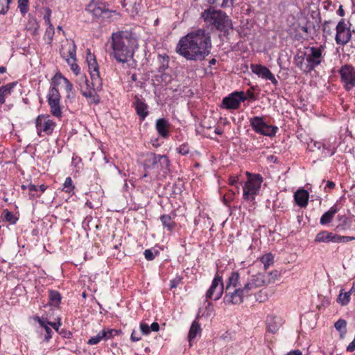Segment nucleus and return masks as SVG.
<instances>
[{"mask_svg":"<svg viewBox=\"0 0 355 355\" xmlns=\"http://www.w3.org/2000/svg\"><path fill=\"white\" fill-rule=\"evenodd\" d=\"M240 282L239 274L237 272H233L229 276L226 283L225 291L232 290L234 288H242Z\"/></svg>","mask_w":355,"mask_h":355,"instance_id":"24","label":"nucleus"},{"mask_svg":"<svg viewBox=\"0 0 355 355\" xmlns=\"http://www.w3.org/2000/svg\"><path fill=\"white\" fill-rule=\"evenodd\" d=\"M139 327H140V330H141V333L144 335H148L150 334V326H148L147 324L141 322L140 324Z\"/></svg>","mask_w":355,"mask_h":355,"instance_id":"45","label":"nucleus"},{"mask_svg":"<svg viewBox=\"0 0 355 355\" xmlns=\"http://www.w3.org/2000/svg\"><path fill=\"white\" fill-rule=\"evenodd\" d=\"M250 125L252 130L258 134L267 136L274 137L277 132V127L267 124L263 117L254 116L250 119Z\"/></svg>","mask_w":355,"mask_h":355,"instance_id":"9","label":"nucleus"},{"mask_svg":"<svg viewBox=\"0 0 355 355\" xmlns=\"http://www.w3.org/2000/svg\"><path fill=\"white\" fill-rule=\"evenodd\" d=\"M15 84L14 83H9L5 85H3L2 87H0V93L2 94V96L6 98L8 95L10 94L12 89H13Z\"/></svg>","mask_w":355,"mask_h":355,"instance_id":"37","label":"nucleus"},{"mask_svg":"<svg viewBox=\"0 0 355 355\" xmlns=\"http://www.w3.org/2000/svg\"><path fill=\"white\" fill-rule=\"evenodd\" d=\"M44 20L47 28L44 35V40L47 44H51L55 33L54 27L51 22V10L49 8H44Z\"/></svg>","mask_w":355,"mask_h":355,"instance_id":"18","label":"nucleus"},{"mask_svg":"<svg viewBox=\"0 0 355 355\" xmlns=\"http://www.w3.org/2000/svg\"><path fill=\"white\" fill-rule=\"evenodd\" d=\"M284 323V320L281 317L276 315H268L266 319V327L268 331L275 334Z\"/></svg>","mask_w":355,"mask_h":355,"instance_id":"19","label":"nucleus"},{"mask_svg":"<svg viewBox=\"0 0 355 355\" xmlns=\"http://www.w3.org/2000/svg\"><path fill=\"white\" fill-rule=\"evenodd\" d=\"M4 220L9 222L10 224H15L17 221V218L13 214L8 210L4 211Z\"/></svg>","mask_w":355,"mask_h":355,"instance_id":"41","label":"nucleus"},{"mask_svg":"<svg viewBox=\"0 0 355 355\" xmlns=\"http://www.w3.org/2000/svg\"><path fill=\"white\" fill-rule=\"evenodd\" d=\"M224 291V284L222 277L218 274L212 281L210 288L206 293L205 297L207 300H218L223 295Z\"/></svg>","mask_w":355,"mask_h":355,"instance_id":"13","label":"nucleus"},{"mask_svg":"<svg viewBox=\"0 0 355 355\" xmlns=\"http://www.w3.org/2000/svg\"><path fill=\"white\" fill-rule=\"evenodd\" d=\"M144 254L145 258L148 261H151L155 258L154 254L153 253L151 250H149V249L146 250L144 252Z\"/></svg>","mask_w":355,"mask_h":355,"instance_id":"48","label":"nucleus"},{"mask_svg":"<svg viewBox=\"0 0 355 355\" xmlns=\"http://www.w3.org/2000/svg\"><path fill=\"white\" fill-rule=\"evenodd\" d=\"M256 300L260 302H264L266 299V296H262V291H260L255 295Z\"/></svg>","mask_w":355,"mask_h":355,"instance_id":"51","label":"nucleus"},{"mask_svg":"<svg viewBox=\"0 0 355 355\" xmlns=\"http://www.w3.org/2000/svg\"><path fill=\"white\" fill-rule=\"evenodd\" d=\"M250 68L252 71L259 77L270 80L275 86L278 85V80L266 67L261 64H251Z\"/></svg>","mask_w":355,"mask_h":355,"instance_id":"17","label":"nucleus"},{"mask_svg":"<svg viewBox=\"0 0 355 355\" xmlns=\"http://www.w3.org/2000/svg\"><path fill=\"white\" fill-rule=\"evenodd\" d=\"M327 187L329 189H334L335 187V184L331 181H328L327 183Z\"/></svg>","mask_w":355,"mask_h":355,"instance_id":"60","label":"nucleus"},{"mask_svg":"<svg viewBox=\"0 0 355 355\" xmlns=\"http://www.w3.org/2000/svg\"><path fill=\"white\" fill-rule=\"evenodd\" d=\"M313 145L318 149H320L322 147L324 148V144L319 141H314Z\"/></svg>","mask_w":355,"mask_h":355,"instance_id":"58","label":"nucleus"},{"mask_svg":"<svg viewBox=\"0 0 355 355\" xmlns=\"http://www.w3.org/2000/svg\"><path fill=\"white\" fill-rule=\"evenodd\" d=\"M279 275V274L277 270H274V271L270 272L269 279H266L267 280L266 284L273 282L275 279H277Z\"/></svg>","mask_w":355,"mask_h":355,"instance_id":"46","label":"nucleus"},{"mask_svg":"<svg viewBox=\"0 0 355 355\" xmlns=\"http://www.w3.org/2000/svg\"><path fill=\"white\" fill-rule=\"evenodd\" d=\"M235 0H223L221 7L222 8H230L234 4Z\"/></svg>","mask_w":355,"mask_h":355,"instance_id":"50","label":"nucleus"},{"mask_svg":"<svg viewBox=\"0 0 355 355\" xmlns=\"http://www.w3.org/2000/svg\"><path fill=\"white\" fill-rule=\"evenodd\" d=\"M18 8L22 15H25L28 11V0H18Z\"/></svg>","mask_w":355,"mask_h":355,"instance_id":"38","label":"nucleus"},{"mask_svg":"<svg viewBox=\"0 0 355 355\" xmlns=\"http://www.w3.org/2000/svg\"><path fill=\"white\" fill-rule=\"evenodd\" d=\"M261 262L263 264L264 270H267L274 262V257L271 253L264 254L261 258Z\"/></svg>","mask_w":355,"mask_h":355,"instance_id":"33","label":"nucleus"},{"mask_svg":"<svg viewBox=\"0 0 355 355\" xmlns=\"http://www.w3.org/2000/svg\"><path fill=\"white\" fill-rule=\"evenodd\" d=\"M60 55L70 66L71 70L78 77L80 73V68L76 64V46L73 40H66L62 44Z\"/></svg>","mask_w":355,"mask_h":355,"instance_id":"6","label":"nucleus"},{"mask_svg":"<svg viewBox=\"0 0 355 355\" xmlns=\"http://www.w3.org/2000/svg\"><path fill=\"white\" fill-rule=\"evenodd\" d=\"M52 84L55 87L57 85H62L67 92V98L69 97L70 93L73 90V85L67 78L62 76L60 73H57L52 79Z\"/></svg>","mask_w":355,"mask_h":355,"instance_id":"20","label":"nucleus"},{"mask_svg":"<svg viewBox=\"0 0 355 355\" xmlns=\"http://www.w3.org/2000/svg\"><path fill=\"white\" fill-rule=\"evenodd\" d=\"M337 234L328 231H322L318 233L315 238V242L317 243H336Z\"/></svg>","mask_w":355,"mask_h":355,"instance_id":"23","label":"nucleus"},{"mask_svg":"<svg viewBox=\"0 0 355 355\" xmlns=\"http://www.w3.org/2000/svg\"><path fill=\"white\" fill-rule=\"evenodd\" d=\"M48 103L60 101V94L55 85L50 88L47 96Z\"/></svg>","mask_w":355,"mask_h":355,"instance_id":"29","label":"nucleus"},{"mask_svg":"<svg viewBox=\"0 0 355 355\" xmlns=\"http://www.w3.org/2000/svg\"><path fill=\"white\" fill-rule=\"evenodd\" d=\"M35 123L37 134L40 137L51 135L55 127V123L48 115L38 116Z\"/></svg>","mask_w":355,"mask_h":355,"instance_id":"10","label":"nucleus"},{"mask_svg":"<svg viewBox=\"0 0 355 355\" xmlns=\"http://www.w3.org/2000/svg\"><path fill=\"white\" fill-rule=\"evenodd\" d=\"M211 40L209 33L198 29L189 33L179 40L175 51L187 60H203L210 53Z\"/></svg>","mask_w":355,"mask_h":355,"instance_id":"1","label":"nucleus"},{"mask_svg":"<svg viewBox=\"0 0 355 355\" xmlns=\"http://www.w3.org/2000/svg\"><path fill=\"white\" fill-rule=\"evenodd\" d=\"M45 332H46V335H45V340L46 341H49L51 337H52V330L49 327V326H45Z\"/></svg>","mask_w":355,"mask_h":355,"instance_id":"49","label":"nucleus"},{"mask_svg":"<svg viewBox=\"0 0 355 355\" xmlns=\"http://www.w3.org/2000/svg\"><path fill=\"white\" fill-rule=\"evenodd\" d=\"M2 6L3 7H2V8L0 10V13L2 14V15H5L8 12V10L9 9V5L6 4V6H5V7H4V6Z\"/></svg>","mask_w":355,"mask_h":355,"instance_id":"59","label":"nucleus"},{"mask_svg":"<svg viewBox=\"0 0 355 355\" xmlns=\"http://www.w3.org/2000/svg\"><path fill=\"white\" fill-rule=\"evenodd\" d=\"M169 123L165 119H159L156 121V130L159 135L164 138L168 136Z\"/></svg>","mask_w":355,"mask_h":355,"instance_id":"25","label":"nucleus"},{"mask_svg":"<svg viewBox=\"0 0 355 355\" xmlns=\"http://www.w3.org/2000/svg\"><path fill=\"white\" fill-rule=\"evenodd\" d=\"M338 209L336 206H332L329 210L326 211L320 218V224L321 225H327L329 223L334 215L338 212Z\"/></svg>","mask_w":355,"mask_h":355,"instance_id":"27","label":"nucleus"},{"mask_svg":"<svg viewBox=\"0 0 355 355\" xmlns=\"http://www.w3.org/2000/svg\"><path fill=\"white\" fill-rule=\"evenodd\" d=\"M37 188H38V191H40V193L44 192V191L46 189V187L44 184L40 185Z\"/></svg>","mask_w":355,"mask_h":355,"instance_id":"61","label":"nucleus"},{"mask_svg":"<svg viewBox=\"0 0 355 355\" xmlns=\"http://www.w3.org/2000/svg\"><path fill=\"white\" fill-rule=\"evenodd\" d=\"M49 300L51 305L57 306L61 300L60 294L56 291H49Z\"/></svg>","mask_w":355,"mask_h":355,"instance_id":"34","label":"nucleus"},{"mask_svg":"<svg viewBox=\"0 0 355 355\" xmlns=\"http://www.w3.org/2000/svg\"><path fill=\"white\" fill-rule=\"evenodd\" d=\"M350 292H343V290L340 291V293L338 297V302L340 303L342 306H345L349 304L350 301Z\"/></svg>","mask_w":355,"mask_h":355,"instance_id":"32","label":"nucleus"},{"mask_svg":"<svg viewBox=\"0 0 355 355\" xmlns=\"http://www.w3.org/2000/svg\"><path fill=\"white\" fill-rule=\"evenodd\" d=\"M267 280L263 273L252 275L243 284L244 290L248 295L252 294L256 289L266 285Z\"/></svg>","mask_w":355,"mask_h":355,"instance_id":"12","label":"nucleus"},{"mask_svg":"<svg viewBox=\"0 0 355 355\" xmlns=\"http://www.w3.org/2000/svg\"><path fill=\"white\" fill-rule=\"evenodd\" d=\"M28 189L29 191V196L31 198H35L40 197V194L38 193H33V191H38V188L37 186L33 184H28Z\"/></svg>","mask_w":355,"mask_h":355,"instance_id":"43","label":"nucleus"},{"mask_svg":"<svg viewBox=\"0 0 355 355\" xmlns=\"http://www.w3.org/2000/svg\"><path fill=\"white\" fill-rule=\"evenodd\" d=\"M86 11L94 17H99L105 12V6L98 2L92 1L87 6Z\"/></svg>","mask_w":355,"mask_h":355,"instance_id":"21","label":"nucleus"},{"mask_svg":"<svg viewBox=\"0 0 355 355\" xmlns=\"http://www.w3.org/2000/svg\"><path fill=\"white\" fill-rule=\"evenodd\" d=\"M73 188L71 178L70 177L67 178L64 183L63 190L67 193H70L73 190Z\"/></svg>","mask_w":355,"mask_h":355,"instance_id":"39","label":"nucleus"},{"mask_svg":"<svg viewBox=\"0 0 355 355\" xmlns=\"http://www.w3.org/2000/svg\"><path fill=\"white\" fill-rule=\"evenodd\" d=\"M55 331H58L59 327L61 325L60 319L57 322H48Z\"/></svg>","mask_w":355,"mask_h":355,"instance_id":"52","label":"nucleus"},{"mask_svg":"<svg viewBox=\"0 0 355 355\" xmlns=\"http://www.w3.org/2000/svg\"><path fill=\"white\" fill-rule=\"evenodd\" d=\"M248 177L243 187V198L245 200H253L258 194L263 178L259 174L252 175L246 172Z\"/></svg>","mask_w":355,"mask_h":355,"instance_id":"8","label":"nucleus"},{"mask_svg":"<svg viewBox=\"0 0 355 355\" xmlns=\"http://www.w3.org/2000/svg\"><path fill=\"white\" fill-rule=\"evenodd\" d=\"M150 331L157 332L159 329V325L157 322H153L150 326Z\"/></svg>","mask_w":355,"mask_h":355,"instance_id":"54","label":"nucleus"},{"mask_svg":"<svg viewBox=\"0 0 355 355\" xmlns=\"http://www.w3.org/2000/svg\"><path fill=\"white\" fill-rule=\"evenodd\" d=\"M182 282V277L178 276L170 282L171 289L176 288Z\"/></svg>","mask_w":355,"mask_h":355,"instance_id":"47","label":"nucleus"},{"mask_svg":"<svg viewBox=\"0 0 355 355\" xmlns=\"http://www.w3.org/2000/svg\"><path fill=\"white\" fill-rule=\"evenodd\" d=\"M324 49L322 46L306 48V51H300L295 55L293 61L295 65L304 73H311L324 60L322 54Z\"/></svg>","mask_w":355,"mask_h":355,"instance_id":"4","label":"nucleus"},{"mask_svg":"<svg viewBox=\"0 0 355 355\" xmlns=\"http://www.w3.org/2000/svg\"><path fill=\"white\" fill-rule=\"evenodd\" d=\"M162 225L167 228L168 230H172L175 227V222L172 220L171 216L163 215L160 218Z\"/></svg>","mask_w":355,"mask_h":355,"instance_id":"31","label":"nucleus"},{"mask_svg":"<svg viewBox=\"0 0 355 355\" xmlns=\"http://www.w3.org/2000/svg\"><path fill=\"white\" fill-rule=\"evenodd\" d=\"M351 241H355L354 236H340L337 234L336 243H347Z\"/></svg>","mask_w":355,"mask_h":355,"instance_id":"44","label":"nucleus"},{"mask_svg":"<svg viewBox=\"0 0 355 355\" xmlns=\"http://www.w3.org/2000/svg\"><path fill=\"white\" fill-rule=\"evenodd\" d=\"M11 0H0V4L4 6L5 4L9 5Z\"/></svg>","mask_w":355,"mask_h":355,"instance_id":"62","label":"nucleus"},{"mask_svg":"<svg viewBox=\"0 0 355 355\" xmlns=\"http://www.w3.org/2000/svg\"><path fill=\"white\" fill-rule=\"evenodd\" d=\"M130 338L131 340L133 341V342H137V341H139L141 340V337H139V336H137V333L135 331H133L131 334V336H130Z\"/></svg>","mask_w":355,"mask_h":355,"instance_id":"53","label":"nucleus"},{"mask_svg":"<svg viewBox=\"0 0 355 355\" xmlns=\"http://www.w3.org/2000/svg\"><path fill=\"white\" fill-rule=\"evenodd\" d=\"M101 331V334L105 340H109L113 338L118 334V331L114 329H103Z\"/></svg>","mask_w":355,"mask_h":355,"instance_id":"35","label":"nucleus"},{"mask_svg":"<svg viewBox=\"0 0 355 355\" xmlns=\"http://www.w3.org/2000/svg\"><path fill=\"white\" fill-rule=\"evenodd\" d=\"M88 71L91 78V83L85 74H80L76 82L79 86L80 91L83 96L89 99L92 103L99 102L97 92L102 88V79L100 76L99 67L94 55L89 53L87 55Z\"/></svg>","mask_w":355,"mask_h":355,"instance_id":"2","label":"nucleus"},{"mask_svg":"<svg viewBox=\"0 0 355 355\" xmlns=\"http://www.w3.org/2000/svg\"><path fill=\"white\" fill-rule=\"evenodd\" d=\"M201 17L206 26L211 30L216 28L219 31H225L230 26V20L227 15L221 10H216L213 8L205 10Z\"/></svg>","mask_w":355,"mask_h":355,"instance_id":"5","label":"nucleus"},{"mask_svg":"<svg viewBox=\"0 0 355 355\" xmlns=\"http://www.w3.org/2000/svg\"><path fill=\"white\" fill-rule=\"evenodd\" d=\"M137 114L144 120L148 114L147 105L141 99L137 98L134 103Z\"/></svg>","mask_w":355,"mask_h":355,"instance_id":"26","label":"nucleus"},{"mask_svg":"<svg viewBox=\"0 0 355 355\" xmlns=\"http://www.w3.org/2000/svg\"><path fill=\"white\" fill-rule=\"evenodd\" d=\"M296 204L300 207H306L309 198V192L303 189H298L294 195Z\"/></svg>","mask_w":355,"mask_h":355,"instance_id":"22","label":"nucleus"},{"mask_svg":"<svg viewBox=\"0 0 355 355\" xmlns=\"http://www.w3.org/2000/svg\"><path fill=\"white\" fill-rule=\"evenodd\" d=\"M111 48L112 55L117 62L125 63L133 57L138 48V41L132 32L118 31L112 35Z\"/></svg>","mask_w":355,"mask_h":355,"instance_id":"3","label":"nucleus"},{"mask_svg":"<svg viewBox=\"0 0 355 355\" xmlns=\"http://www.w3.org/2000/svg\"><path fill=\"white\" fill-rule=\"evenodd\" d=\"M246 100V97L243 92H236L223 98L222 107L228 110L238 109L241 103Z\"/></svg>","mask_w":355,"mask_h":355,"instance_id":"16","label":"nucleus"},{"mask_svg":"<svg viewBox=\"0 0 355 355\" xmlns=\"http://www.w3.org/2000/svg\"><path fill=\"white\" fill-rule=\"evenodd\" d=\"M352 37L349 27L344 19H341L336 26V42L339 45H345Z\"/></svg>","mask_w":355,"mask_h":355,"instance_id":"15","label":"nucleus"},{"mask_svg":"<svg viewBox=\"0 0 355 355\" xmlns=\"http://www.w3.org/2000/svg\"><path fill=\"white\" fill-rule=\"evenodd\" d=\"M37 320L38 323L40 324V325L41 327H42L44 329H45V326L49 325L48 324L49 322H46V321L43 320L42 319L40 318L39 317L37 318Z\"/></svg>","mask_w":355,"mask_h":355,"instance_id":"56","label":"nucleus"},{"mask_svg":"<svg viewBox=\"0 0 355 355\" xmlns=\"http://www.w3.org/2000/svg\"><path fill=\"white\" fill-rule=\"evenodd\" d=\"M102 340H104V339L101 334V331H100L96 336L91 337L88 340L87 344L89 345H96L98 343H100Z\"/></svg>","mask_w":355,"mask_h":355,"instance_id":"40","label":"nucleus"},{"mask_svg":"<svg viewBox=\"0 0 355 355\" xmlns=\"http://www.w3.org/2000/svg\"><path fill=\"white\" fill-rule=\"evenodd\" d=\"M50 107V111L53 116L60 118L62 116V108L60 106V101L48 103Z\"/></svg>","mask_w":355,"mask_h":355,"instance_id":"28","label":"nucleus"},{"mask_svg":"<svg viewBox=\"0 0 355 355\" xmlns=\"http://www.w3.org/2000/svg\"><path fill=\"white\" fill-rule=\"evenodd\" d=\"M177 152L182 155H187L190 152V148L187 144H183L176 148Z\"/></svg>","mask_w":355,"mask_h":355,"instance_id":"42","label":"nucleus"},{"mask_svg":"<svg viewBox=\"0 0 355 355\" xmlns=\"http://www.w3.org/2000/svg\"><path fill=\"white\" fill-rule=\"evenodd\" d=\"M329 22H325L323 26V31L324 33H331L330 27L329 26Z\"/></svg>","mask_w":355,"mask_h":355,"instance_id":"57","label":"nucleus"},{"mask_svg":"<svg viewBox=\"0 0 355 355\" xmlns=\"http://www.w3.org/2000/svg\"><path fill=\"white\" fill-rule=\"evenodd\" d=\"M170 162L166 155H156L154 153L147 154L144 161V168L148 169H156L166 174L169 171Z\"/></svg>","mask_w":355,"mask_h":355,"instance_id":"7","label":"nucleus"},{"mask_svg":"<svg viewBox=\"0 0 355 355\" xmlns=\"http://www.w3.org/2000/svg\"><path fill=\"white\" fill-rule=\"evenodd\" d=\"M354 291H355V282L353 283L351 289L349 291V292H350V293L352 294Z\"/></svg>","mask_w":355,"mask_h":355,"instance_id":"64","label":"nucleus"},{"mask_svg":"<svg viewBox=\"0 0 355 355\" xmlns=\"http://www.w3.org/2000/svg\"><path fill=\"white\" fill-rule=\"evenodd\" d=\"M248 296L243 286L239 288L225 291L223 298L226 304H240L243 302L244 297Z\"/></svg>","mask_w":355,"mask_h":355,"instance_id":"14","label":"nucleus"},{"mask_svg":"<svg viewBox=\"0 0 355 355\" xmlns=\"http://www.w3.org/2000/svg\"><path fill=\"white\" fill-rule=\"evenodd\" d=\"M200 331V324L196 321H193L189 332V341L191 343Z\"/></svg>","mask_w":355,"mask_h":355,"instance_id":"30","label":"nucleus"},{"mask_svg":"<svg viewBox=\"0 0 355 355\" xmlns=\"http://www.w3.org/2000/svg\"><path fill=\"white\" fill-rule=\"evenodd\" d=\"M215 133L217 134V135H222L223 134V130H222L221 128H216Z\"/></svg>","mask_w":355,"mask_h":355,"instance_id":"63","label":"nucleus"},{"mask_svg":"<svg viewBox=\"0 0 355 355\" xmlns=\"http://www.w3.org/2000/svg\"><path fill=\"white\" fill-rule=\"evenodd\" d=\"M347 322L343 319H339L334 324L335 328L341 334L346 333Z\"/></svg>","mask_w":355,"mask_h":355,"instance_id":"36","label":"nucleus"},{"mask_svg":"<svg viewBox=\"0 0 355 355\" xmlns=\"http://www.w3.org/2000/svg\"><path fill=\"white\" fill-rule=\"evenodd\" d=\"M239 181V177L237 176H230L229 178V183L231 185H234Z\"/></svg>","mask_w":355,"mask_h":355,"instance_id":"55","label":"nucleus"},{"mask_svg":"<svg viewBox=\"0 0 355 355\" xmlns=\"http://www.w3.org/2000/svg\"><path fill=\"white\" fill-rule=\"evenodd\" d=\"M341 81L346 90L349 91L355 87V69L351 65L345 64L339 70Z\"/></svg>","mask_w":355,"mask_h":355,"instance_id":"11","label":"nucleus"}]
</instances>
